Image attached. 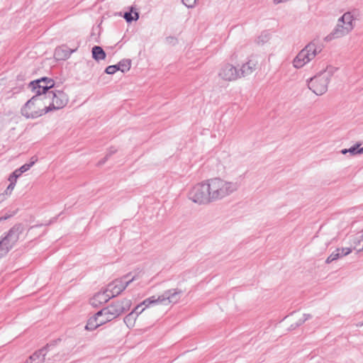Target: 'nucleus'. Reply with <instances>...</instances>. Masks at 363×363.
<instances>
[{
  "label": "nucleus",
  "instance_id": "nucleus-1",
  "mask_svg": "<svg viewBox=\"0 0 363 363\" xmlns=\"http://www.w3.org/2000/svg\"><path fill=\"white\" fill-rule=\"evenodd\" d=\"M240 188V183L215 177L206 179L193 186L188 194L192 202L206 205L220 201L233 194Z\"/></svg>",
  "mask_w": 363,
  "mask_h": 363
},
{
  "label": "nucleus",
  "instance_id": "nucleus-2",
  "mask_svg": "<svg viewBox=\"0 0 363 363\" xmlns=\"http://www.w3.org/2000/svg\"><path fill=\"white\" fill-rule=\"evenodd\" d=\"M355 27V16L353 11H347L340 16L333 30L325 37L326 42L343 38L350 34Z\"/></svg>",
  "mask_w": 363,
  "mask_h": 363
},
{
  "label": "nucleus",
  "instance_id": "nucleus-3",
  "mask_svg": "<svg viewBox=\"0 0 363 363\" xmlns=\"http://www.w3.org/2000/svg\"><path fill=\"white\" fill-rule=\"evenodd\" d=\"M336 68L328 66L325 70L320 72L308 82V88L317 96H321L328 90V86Z\"/></svg>",
  "mask_w": 363,
  "mask_h": 363
},
{
  "label": "nucleus",
  "instance_id": "nucleus-4",
  "mask_svg": "<svg viewBox=\"0 0 363 363\" xmlns=\"http://www.w3.org/2000/svg\"><path fill=\"white\" fill-rule=\"evenodd\" d=\"M23 231L21 224L14 225L0 240V258L5 256L16 244Z\"/></svg>",
  "mask_w": 363,
  "mask_h": 363
},
{
  "label": "nucleus",
  "instance_id": "nucleus-5",
  "mask_svg": "<svg viewBox=\"0 0 363 363\" xmlns=\"http://www.w3.org/2000/svg\"><path fill=\"white\" fill-rule=\"evenodd\" d=\"M130 306L131 301L127 298H123L100 310L98 311V315H106L105 319L107 322H109L128 311Z\"/></svg>",
  "mask_w": 363,
  "mask_h": 363
},
{
  "label": "nucleus",
  "instance_id": "nucleus-6",
  "mask_svg": "<svg viewBox=\"0 0 363 363\" xmlns=\"http://www.w3.org/2000/svg\"><path fill=\"white\" fill-rule=\"evenodd\" d=\"M182 291L180 289H172L165 291L162 294L156 297L152 296L144 300L140 304L143 306L148 307L151 304L163 303L167 305L168 303H176L179 301Z\"/></svg>",
  "mask_w": 363,
  "mask_h": 363
},
{
  "label": "nucleus",
  "instance_id": "nucleus-7",
  "mask_svg": "<svg viewBox=\"0 0 363 363\" xmlns=\"http://www.w3.org/2000/svg\"><path fill=\"white\" fill-rule=\"evenodd\" d=\"M320 51L321 48L318 46L313 41L309 43L294 58L293 61L294 67L297 69L303 67L306 64L311 61Z\"/></svg>",
  "mask_w": 363,
  "mask_h": 363
},
{
  "label": "nucleus",
  "instance_id": "nucleus-8",
  "mask_svg": "<svg viewBox=\"0 0 363 363\" xmlns=\"http://www.w3.org/2000/svg\"><path fill=\"white\" fill-rule=\"evenodd\" d=\"M130 275L131 273H128L120 279H115L107 285L106 290L111 298L118 296L131 282L136 279L135 276L130 278Z\"/></svg>",
  "mask_w": 363,
  "mask_h": 363
},
{
  "label": "nucleus",
  "instance_id": "nucleus-9",
  "mask_svg": "<svg viewBox=\"0 0 363 363\" xmlns=\"http://www.w3.org/2000/svg\"><path fill=\"white\" fill-rule=\"evenodd\" d=\"M51 108L52 110H58L65 107L68 103V96L63 91L51 90L48 94Z\"/></svg>",
  "mask_w": 363,
  "mask_h": 363
},
{
  "label": "nucleus",
  "instance_id": "nucleus-10",
  "mask_svg": "<svg viewBox=\"0 0 363 363\" xmlns=\"http://www.w3.org/2000/svg\"><path fill=\"white\" fill-rule=\"evenodd\" d=\"M238 69L231 64L226 63L221 66L218 76L220 79L228 82L235 81L240 79Z\"/></svg>",
  "mask_w": 363,
  "mask_h": 363
},
{
  "label": "nucleus",
  "instance_id": "nucleus-11",
  "mask_svg": "<svg viewBox=\"0 0 363 363\" xmlns=\"http://www.w3.org/2000/svg\"><path fill=\"white\" fill-rule=\"evenodd\" d=\"M32 103H33L38 108L41 109L42 115L52 111L48 96H33L30 99L29 104H32Z\"/></svg>",
  "mask_w": 363,
  "mask_h": 363
},
{
  "label": "nucleus",
  "instance_id": "nucleus-12",
  "mask_svg": "<svg viewBox=\"0 0 363 363\" xmlns=\"http://www.w3.org/2000/svg\"><path fill=\"white\" fill-rule=\"evenodd\" d=\"M257 65L258 61L255 58L251 57L248 59L238 69L240 78L246 77L252 74L257 69Z\"/></svg>",
  "mask_w": 363,
  "mask_h": 363
},
{
  "label": "nucleus",
  "instance_id": "nucleus-13",
  "mask_svg": "<svg viewBox=\"0 0 363 363\" xmlns=\"http://www.w3.org/2000/svg\"><path fill=\"white\" fill-rule=\"evenodd\" d=\"M29 103L30 99L21 108V113L23 116L27 118H36L43 116L41 109L38 108L33 103L32 104H29Z\"/></svg>",
  "mask_w": 363,
  "mask_h": 363
},
{
  "label": "nucleus",
  "instance_id": "nucleus-14",
  "mask_svg": "<svg viewBox=\"0 0 363 363\" xmlns=\"http://www.w3.org/2000/svg\"><path fill=\"white\" fill-rule=\"evenodd\" d=\"M111 299L106 290L101 291L96 293L91 299L90 303L94 307H98L99 306L106 303Z\"/></svg>",
  "mask_w": 363,
  "mask_h": 363
},
{
  "label": "nucleus",
  "instance_id": "nucleus-15",
  "mask_svg": "<svg viewBox=\"0 0 363 363\" xmlns=\"http://www.w3.org/2000/svg\"><path fill=\"white\" fill-rule=\"evenodd\" d=\"M103 315H98V312L91 318H90L85 326V328L88 330H93L100 325H102L107 323L106 319H100V317Z\"/></svg>",
  "mask_w": 363,
  "mask_h": 363
},
{
  "label": "nucleus",
  "instance_id": "nucleus-16",
  "mask_svg": "<svg viewBox=\"0 0 363 363\" xmlns=\"http://www.w3.org/2000/svg\"><path fill=\"white\" fill-rule=\"evenodd\" d=\"M47 347H45L38 351L34 352L26 360V363H43L46 355Z\"/></svg>",
  "mask_w": 363,
  "mask_h": 363
},
{
  "label": "nucleus",
  "instance_id": "nucleus-17",
  "mask_svg": "<svg viewBox=\"0 0 363 363\" xmlns=\"http://www.w3.org/2000/svg\"><path fill=\"white\" fill-rule=\"evenodd\" d=\"M28 87L34 94L33 96H48V93L51 91V90H50V86L45 85V86H43L38 84L32 85L31 82L29 83Z\"/></svg>",
  "mask_w": 363,
  "mask_h": 363
},
{
  "label": "nucleus",
  "instance_id": "nucleus-18",
  "mask_svg": "<svg viewBox=\"0 0 363 363\" xmlns=\"http://www.w3.org/2000/svg\"><path fill=\"white\" fill-rule=\"evenodd\" d=\"M92 57L96 61L103 60L106 58V54L103 48L99 45H95L91 49Z\"/></svg>",
  "mask_w": 363,
  "mask_h": 363
},
{
  "label": "nucleus",
  "instance_id": "nucleus-19",
  "mask_svg": "<svg viewBox=\"0 0 363 363\" xmlns=\"http://www.w3.org/2000/svg\"><path fill=\"white\" fill-rule=\"evenodd\" d=\"M37 84L43 86H45V85L50 86V90H51V89H52L55 86L54 80L51 78L45 77H41L40 79L31 82L32 85H35Z\"/></svg>",
  "mask_w": 363,
  "mask_h": 363
},
{
  "label": "nucleus",
  "instance_id": "nucleus-20",
  "mask_svg": "<svg viewBox=\"0 0 363 363\" xmlns=\"http://www.w3.org/2000/svg\"><path fill=\"white\" fill-rule=\"evenodd\" d=\"M71 52H69V50H65L62 48H58L55 49L54 55L57 60H60L68 58Z\"/></svg>",
  "mask_w": 363,
  "mask_h": 363
},
{
  "label": "nucleus",
  "instance_id": "nucleus-21",
  "mask_svg": "<svg viewBox=\"0 0 363 363\" xmlns=\"http://www.w3.org/2000/svg\"><path fill=\"white\" fill-rule=\"evenodd\" d=\"M350 153L352 155H355L358 154H363V147H359V144H356L349 149H343L341 150V153L345 155L347 153Z\"/></svg>",
  "mask_w": 363,
  "mask_h": 363
},
{
  "label": "nucleus",
  "instance_id": "nucleus-22",
  "mask_svg": "<svg viewBox=\"0 0 363 363\" xmlns=\"http://www.w3.org/2000/svg\"><path fill=\"white\" fill-rule=\"evenodd\" d=\"M353 243L354 245V249L359 252L363 251V232L355 235Z\"/></svg>",
  "mask_w": 363,
  "mask_h": 363
},
{
  "label": "nucleus",
  "instance_id": "nucleus-23",
  "mask_svg": "<svg viewBox=\"0 0 363 363\" xmlns=\"http://www.w3.org/2000/svg\"><path fill=\"white\" fill-rule=\"evenodd\" d=\"M137 318L135 313H130L124 318L123 321L128 328H132L135 325Z\"/></svg>",
  "mask_w": 363,
  "mask_h": 363
},
{
  "label": "nucleus",
  "instance_id": "nucleus-24",
  "mask_svg": "<svg viewBox=\"0 0 363 363\" xmlns=\"http://www.w3.org/2000/svg\"><path fill=\"white\" fill-rule=\"evenodd\" d=\"M120 71L123 73L128 72L131 67V60L129 59H123L118 62Z\"/></svg>",
  "mask_w": 363,
  "mask_h": 363
},
{
  "label": "nucleus",
  "instance_id": "nucleus-25",
  "mask_svg": "<svg viewBox=\"0 0 363 363\" xmlns=\"http://www.w3.org/2000/svg\"><path fill=\"white\" fill-rule=\"evenodd\" d=\"M311 318V315L310 314H303V317L300 318L296 323L291 324L290 326V330H294L296 328L299 327L302 324H303L307 320Z\"/></svg>",
  "mask_w": 363,
  "mask_h": 363
},
{
  "label": "nucleus",
  "instance_id": "nucleus-26",
  "mask_svg": "<svg viewBox=\"0 0 363 363\" xmlns=\"http://www.w3.org/2000/svg\"><path fill=\"white\" fill-rule=\"evenodd\" d=\"M340 248H337L335 251H333L330 256L328 257V258L325 260L326 264H330L332 262L337 260L340 258Z\"/></svg>",
  "mask_w": 363,
  "mask_h": 363
},
{
  "label": "nucleus",
  "instance_id": "nucleus-27",
  "mask_svg": "<svg viewBox=\"0 0 363 363\" xmlns=\"http://www.w3.org/2000/svg\"><path fill=\"white\" fill-rule=\"evenodd\" d=\"M125 21L128 23L132 22L133 21H137L139 18V13L138 12L134 13V16L132 15V11L129 12H125L123 16Z\"/></svg>",
  "mask_w": 363,
  "mask_h": 363
},
{
  "label": "nucleus",
  "instance_id": "nucleus-28",
  "mask_svg": "<svg viewBox=\"0 0 363 363\" xmlns=\"http://www.w3.org/2000/svg\"><path fill=\"white\" fill-rule=\"evenodd\" d=\"M36 161H37V159H35L34 160L31 161L29 163L24 164L20 168L17 169L18 173H20L22 174L23 173L27 172L35 164V162Z\"/></svg>",
  "mask_w": 363,
  "mask_h": 363
},
{
  "label": "nucleus",
  "instance_id": "nucleus-29",
  "mask_svg": "<svg viewBox=\"0 0 363 363\" xmlns=\"http://www.w3.org/2000/svg\"><path fill=\"white\" fill-rule=\"evenodd\" d=\"M21 175V174L18 173L17 169H16L13 172H12L9 177V181L10 182H13L14 184L16 183L17 178L19 177Z\"/></svg>",
  "mask_w": 363,
  "mask_h": 363
},
{
  "label": "nucleus",
  "instance_id": "nucleus-30",
  "mask_svg": "<svg viewBox=\"0 0 363 363\" xmlns=\"http://www.w3.org/2000/svg\"><path fill=\"white\" fill-rule=\"evenodd\" d=\"M116 149L113 148V147H111L110 150H108V152L107 153V155H106V157L99 162V165H101L103 164H104L106 162V161L108 160V158L111 155H113V153H115L116 152Z\"/></svg>",
  "mask_w": 363,
  "mask_h": 363
},
{
  "label": "nucleus",
  "instance_id": "nucleus-31",
  "mask_svg": "<svg viewBox=\"0 0 363 363\" xmlns=\"http://www.w3.org/2000/svg\"><path fill=\"white\" fill-rule=\"evenodd\" d=\"M145 309V307H143V304L138 305L133 311L130 313H133L138 317L140 314H141Z\"/></svg>",
  "mask_w": 363,
  "mask_h": 363
},
{
  "label": "nucleus",
  "instance_id": "nucleus-32",
  "mask_svg": "<svg viewBox=\"0 0 363 363\" xmlns=\"http://www.w3.org/2000/svg\"><path fill=\"white\" fill-rule=\"evenodd\" d=\"M269 40V35L267 33H262L261 34L257 40V42L258 44H263L265 42H267V40Z\"/></svg>",
  "mask_w": 363,
  "mask_h": 363
},
{
  "label": "nucleus",
  "instance_id": "nucleus-33",
  "mask_svg": "<svg viewBox=\"0 0 363 363\" xmlns=\"http://www.w3.org/2000/svg\"><path fill=\"white\" fill-rule=\"evenodd\" d=\"M352 249L350 247L340 248V257H342L349 255L350 252H352Z\"/></svg>",
  "mask_w": 363,
  "mask_h": 363
},
{
  "label": "nucleus",
  "instance_id": "nucleus-34",
  "mask_svg": "<svg viewBox=\"0 0 363 363\" xmlns=\"http://www.w3.org/2000/svg\"><path fill=\"white\" fill-rule=\"evenodd\" d=\"M352 249L350 247L340 248V257H342L349 255L350 252H352Z\"/></svg>",
  "mask_w": 363,
  "mask_h": 363
},
{
  "label": "nucleus",
  "instance_id": "nucleus-35",
  "mask_svg": "<svg viewBox=\"0 0 363 363\" xmlns=\"http://www.w3.org/2000/svg\"><path fill=\"white\" fill-rule=\"evenodd\" d=\"M16 186V184H14L13 182H10L9 186H7L6 189L4 191V194L6 195H11L14 187Z\"/></svg>",
  "mask_w": 363,
  "mask_h": 363
},
{
  "label": "nucleus",
  "instance_id": "nucleus-36",
  "mask_svg": "<svg viewBox=\"0 0 363 363\" xmlns=\"http://www.w3.org/2000/svg\"><path fill=\"white\" fill-rule=\"evenodd\" d=\"M196 0H182L183 4L188 8H193Z\"/></svg>",
  "mask_w": 363,
  "mask_h": 363
},
{
  "label": "nucleus",
  "instance_id": "nucleus-37",
  "mask_svg": "<svg viewBox=\"0 0 363 363\" xmlns=\"http://www.w3.org/2000/svg\"><path fill=\"white\" fill-rule=\"evenodd\" d=\"M16 213V211H12V212H10V213H6L4 216L0 217V222L2 221V220H6L10 218L13 216H14Z\"/></svg>",
  "mask_w": 363,
  "mask_h": 363
},
{
  "label": "nucleus",
  "instance_id": "nucleus-38",
  "mask_svg": "<svg viewBox=\"0 0 363 363\" xmlns=\"http://www.w3.org/2000/svg\"><path fill=\"white\" fill-rule=\"evenodd\" d=\"M105 72L108 74H115L116 72L115 70V66H113V65L108 66L105 69Z\"/></svg>",
  "mask_w": 363,
  "mask_h": 363
},
{
  "label": "nucleus",
  "instance_id": "nucleus-39",
  "mask_svg": "<svg viewBox=\"0 0 363 363\" xmlns=\"http://www.w3.org/2000/svg\"><path fill=\"white\" fill-rule=\"evenodd\" d=\"M113 66H115V70L116 72L120 70V67H119V65L118 63L117 65H114Z\"/></svg>",
  "mask_w": 363,
  "mask_h": 363
},
{
  "label": "nucleus",
  "instance_id": "nucleus-40",
  "mask_svg": "<svg viewBox=\"0 0 363 363\" xmlns=\"http://www.w3.org/2000/svg\"><path fill=\"white\" fill-rule=\"evenodd\" d=\"M106 318V315H103V316H101V317H100V319H101H101H104V320Z\"/></svg>",
  "mask_w": 363,
  "mask_h": 363
},
{
  "label": "nucleus",
  "instance_id": "nucleus-41",
  "mask_svg": "<svg viewBox=\"0 0 363 363\" xmlns=\"http://www.w3.org/2000/svg\"><path fill=\"white\" fill-rule=\"evenodd\" d=\"M169 39H171V40H174V38H172V37H169V38H167V40H169Z\"/></svg>",
  "mask_w": 363,
  "mask_h": 363
}]
</instances>
